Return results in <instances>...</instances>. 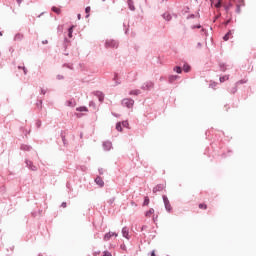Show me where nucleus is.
Instances as JSON below:
<instances>
[{"mask_svg": "<svg viewBox=\"0 0 256 256\" xmlns=\"http://www.w3.org/2000/svg\"><path fill=\"white\" fill-rule=\"evenodd\" d=\"M122 127H129V122L123 121L122 122Z\"/></svg>", "mask_w": 256, "mask_h": 256, "instance_id": "25", "label": "nucleus"}, {"mask_svg": "<svg viewBox=\"0 0 256 256\" xmlns=\"http://www.w3.org/2000/svg\"><path fill=\"white\" fill-rule=\"evenodd\" d=\"M244 83H247V80H239L238 82H237V85H243Z\"/></svg>", "mask_w": 256, "mask_h": 256, "instance_id": "22", "label": "nucleus"}, {"mask_svg": "<svg viewBox=\"0 0 256 256\" xmlns=\"http://www.w3.org/2000/svg\"><path fill=\"white\" fill-rule=\"evenodd\" d=\"M52 11H54V13H57V15H59L61 13V8L52 7Z\"/></svg>", "mask_w": 256, "mask_h": 256, "instance_id": "15", "label": "nucleus"}, {"mask_svg": "<svg viewBox=\"0 0 256 256\" xmlns=\"http://www.w3.org/2000/svg\"><path fill=\"white\" fill-rule=\"evenodd\" d=\"M211 5L216 7V9H219V7H221V1L218 2H211Z\"/></svg>", "mask_w": 256, "mask_h": 256, "instance_id": "13", "label": "nucleus"}, {"mask_svg": "<svg viewBox=\"0 0 256 256\" xmlns=\"http://www.w3.org/2000/svg\"><path fill=\"white\" fill-rule=\"evenodd\" d=\"M177 79H179V76H177V75H172L169 77L170 83H173V81H177Z\"/></svg>", "mask_w": 256, "mask_h": 256, "instance_id": "12", "label": "nucleus"}, {"mask_svg": "<svg viewBox=\"0 0 256 256\" xmlns=\"http://www.w3.org/2000/svg\"><path fill=\"white\" fill-rule=\"evenodd\" d=\"M69 106H71V102H69Z\"/></svg>", "mask_w": 256, "mask_h": 256, "instance_id": "37", "label": "nucleus"}, {"mask_svg": "<svg viewBox=\"0 0 256 256\" xmlns=\"http://www.w3.org/2000/svg\"><path fill=\"white\" fill-rule=\"evenodd\" d=\"M163 202L166 211H168V213H171V211H173V207H171V202H169V198H167V196H163Z\"/></svg>", "mask_w": 256, "mask_h": 256, "instance_id": "1", "label": "nucleus"}, {"mask_svg": "<svg viewBox=\"0 0 256 256\" xmlns=\"http://www.w3.org/2000/svg\"><path fill=\"white\" fill-rule=\"evenodd\" d=\"M140 93H141V91H139V90L130 91V95H139Z\"/></svg>", "mask_w": 256, "mask_h": 256, "instance_id": "18", "label": "nucleus"}, {"mask_svg": "<svg viewBox=\"0 0 256 256\" xmlns=\"http://www.w3.org/2000/svg\"><path fill=\"white\" fill-rule=\"evenodd\" d=\"M128 5H129L131 11H135V6L133 5V2H129Z\"/></svg>", "mask_w": 256, "mask_h": 256, "instance_id": "21", "label": "nucleus"}, {"mask_svg": "<svg viewBox=\"0 0 256 256\" xmlns=\"http://www.w3.org/2000/svg\"><path fill=\"white\" fill-rule=\"evenodd\" d=\"M174 71H176V73H181V67L176 66V67L174 68Z\"/></svg>", "mask_w": 256, "mask_h": 256, "instance_id": "23", "label": "nucleus"}, {"mask_svg": "<svg viewBox=\"0 0 256 256\" xmlns=\"http://www.w3.org/2000/svg\"><path fill=\"white\" fill-rule=\"evenodd\" d=\"M111 237H117V233L109 232V233L105 234L104 241H109V239H111Z\"/></svg>", "mask_w": 256, "mask_h": 256, "instance_id": "3", "label": "nucleus"}, {"mask_svg": "<svg viewBox=\"0 0 256 256\" xmlns=\"http://www.w3.org/2000/svg\"><path fill=\"white\" fill-rule=\"evenodd\" d=\"M85 13L87 14L86 17H89V13H91V7H86Z\"/></svg>", "mask_w": 256, "mask_h": 256, "instance_id": "19", "label": "nucleus"}, {"mask_svg": "<svg viewBox=\"0 0 256 256\" xmlns=\"http://www.w3.org/2000/svg\"><path fill=\"white\" fill-rule=\"evenodd\" d=\"M192 29H201V25L193 26Z\"/></svg>", "mask_w": 256, "mask_h": 256, "instance_id": "30", "label": "nucleus"}, {"mask_svg": "<svg viewBox=\"0 0 256 256\" xmlns=\"http://www.w3.org/2000/svg\"><path fill=\"white\" fill-rule=\"evenodd\" d=\"M199 209H207V204L205 203H202V204H199Z\"/></svg>", "mask_w": 256, "mask_h": 256, "instance_id": "20", "label": "nucleus"}, {"mask_svg": "<svg viewBox=\"0 0 256 256\" xmlns=\"http://www.w3.org/2000/svg\"><path fill=\"white\" fill-rule=\"evenodd\" d=\"M61 207H63V209H65V208L67 207V202H63V203L61 204Z\"/></svg>", "mask_w": 256, "mask_h": 256, "instance_id": "29", "label": "nucleus"}, {"mask_svg": "<svg viewBox=\"0 0 256 256\" xmlns=\"http://www.w3.org/2000/svg\"><path fill=\"white\" fill-rule=\"evenodd\" d=\"M135 101L131 100V99H124L123 100V104L126 105V107H128L129 109H131V107H133Z\"/></svg>", "mask_w": 256, "mask_h": 256, "instance_id": "2", "label": "nucleus"}, {"mask_svg": "<svg viewBox=\"0 0 256 256\" xmlns=\"http://www.w3.org/2000/svg\"><path fill=\"white\" fill-rule=\"evenodd\" d=\"M68 35H69V37H72V35H73V28L69 29V34Z\"/></svg>", "mask_w": 256, "mask_h": 256, "instance_id": "27", "label": "nucleus"}, {"mask_svg": "<svg viewBox=\"0 0 256 256\" xmlns=\"http://www.w3.org/2000/svg\"><path fill=\"white\" fill-rule=\"evenodd\" d=\"M43 45H47L48 41L47 40H44L42 41Z\"/></svg>", "mask_w": 256, "mask_h": 256, "instance_id": "33", "label": "nucleus"}, {"mask_svg": "<svg viewBox=\"0 0 256 256\" xmlns=\"http://www.w3.org/2000/svg\"><path fill=\"white\" fill-rule=\"evenodd\" d=\"M231 35H233V33H232L231 31H229V32L223 37L224 41H229Z\"/></svg>", "mask_w": 256, "mask_h": 256, "instance_id": "11", "label": "nucleus"}, {"mask_svg": "<svg viewBox=\"0 0 256 256\" xmlns=\"http://www.w3.org/2000/svg\"><path fill=\"white\" fill-rule=\"evenodd\" d=\"M31 171H37V166L29 165Z\"/></svg>", "mask_w": 256, "mask_h": 256, "instance_id": "26", "label": "nucleus"}, {"mask_svg": "<svg viewBox=\"0 0 256 256\" xmlns=\"http://www.w3.org/2000/svg\"><path fill=\"white\" fill-rule=\"evenodd\" d=\"M183 71H185V73H189L191 71V66H189V64H184Z\"/></svg>", "mask_w": 256, "mask_h": 256, "instance_id": "7", "label": "nucleus"}, {"mask_svg": "<svg viewBox=\"0 0 256 256\" xmlns=\"http://www.w3.org/2000/svg\"><path fill=\"white\" fill-rule=\"evenodd\" d=\"M225 81H229V75H224L220 77V83H225Z\"/></svg>", "mask_w": 256, "mask_h": 256, "instance_id": "8", "label": "nucleus"}, {"mask_svg": "<svg viewBox=\"0 0 256 256\" xmlns=\"http://www.w3.org/2000/svg\"><path fill=\"white\" fill-rule=\"evenodd\" d=\"M78 19H81V14H78Z\"/></svg>", "mask_w": 256, "mask_h": 256, "instance_id": "35", "label": "nucleus"}, {"mask_svg": "<svg viewBox=\"0 0 256 256\" xmlns=\"http://www.w3.org/2000/svg\"><path fill=\"white\" fill-rule=\"evenodd\" d=\"M76 111H80L81 113H83V112L89 111V109H87V107H85V106H81V107L76 108Z\"/></svg>", "mask_w": 256, "mask_h": 256, "instance_id": "9", "label": "nucleus"}, {"mask_svg": "<svg viewBox=\"0 0 256 256\" xmlns=\"http://www.w3.org/2000/svg\"><path fill=\"white\" fill-rule=\"evenodd\" d=\"M24 75H27V69L25 67H22Z\"/></svg>", "mask_w": 256, "mask_h": 256, "instance_id": "31", "label": "nucleus"}, {"mask_svg": "<svg viewBox=\"0 0 256 256\" xmlns=\"http://www.w3.org/2000/svg\"><path fill=\"white\" fill-rule=\"evenodd\" d=\"M153 213H155V209L151 208L149 211L146 212V217H151V215H153Z\"/></svg>", "mask_w": 256, "mask_h": 256, "instance_id": "14", "label": "nucleus"}, {"mask_svg": "<svg viewBox=\"0 0 256 256\" xmlns=\"http://www.w3.org/2000/svg\"><path fill=\"white\" fill-rule=\"evenodd\" d=\"M116 130L120 132L123 131V124L121 122H118L116 124Z\"/></svg>", "mask_w": 256, "mask_h": 256, "instance_id": "10", "label": "nucleus"}, {"mask_svg": "<svg viewBox=\"0 0 256 256\" xmlns=\"http://www.w3.org/2000/svg\"><path fill=\"white\" fill-rule=\"evenodd\" d=\"M106 47H115V42H113V41H107V42H106Z\"/></svg>", "mask_w": 256, "mask_h": 256, "instance_id": "16", "label": "nucleus"}, {"mask_svg": "<svg viewBox=\"0 0 256 256\" xmlns=\"http://www.w3.org/2000/svg\"><path fill=\"white\" fill-rule=\"evenodd\" d=\"M103 99H104L103 96H99V101H100V102H103Z\"/></svg>", "mask_w": 256, "mask_h": 256, "instance_id": "32", "label": "nucleus"}, {"mask_svg": "<svg viewBox=\"0 0 256 256\" xmlns=\"http://www.w3.org/2000/svg\"><path fill=\"white\" fill-rule=\"evenodd\" d=\"M227 70V68H222V71H226Z\"/></svg>", "mask_w": 256, "mask_h": 256, "instance_id": "36", "label": "nucleus"}, {"mask_svg": "<svg viewBox=\"0 0 256 256\" xmlns=\"http://www.w3.org/2000/svg\"><path fill=\"white\" fill-rule=\"evenodd\" d=\"M151 256H155V251H152Z\"/></svg>", "mask_w": 256, "mask_h": 256, "instance_id": "34", "label": "nucleus"}, {"mask_svg": "<svg viewBox=\"0 0 256 256\" xmlns=\"http://www.w3.org/2000/svg\"><path fill=\"white\" fill-rule=\"evenodd\" d=\"M163 17H164V19H166V21H171V15H170V14L165 13V14L163 15Z\"/></svg>", "mask_w": 256, "mask_h": 256, "instance_id": "17", "label": "nucleus"}, {"mask_svg": "<svg viewBox=\"0 0 256 256\" xmlns=\"http://www.w3.org/2000/svg\"><path fill=\"white\" fill-rule=\"evenodd\" d=\"M95 183L99 185V187H103V185H105V182H103V179L101 177H97L95 179Z\"/></svg>", "mask_w": 256, "mask_h": 256, "instance_id": "4", "label": "nucleus"}, {"mask_svg": "<svg viewBox=\"0 0 256 256\" xmlns=\"http://www.w3.org/2000/svg\"><path fill=\"white\" fill-rule=\"evenodd\" d=\"M143 205H149V197H145Z\"/></svg>", "mask_w": 256, "mask_h": 256, "instance_id": "24", "label": "nucleus"}, {"mask_svg": "<svg viewBox=\"0 0 256 256\" xmlns=\"http://www.w3.org/2000/svg\"><path fill=\"white\" fill-rule=\"evenodd\" d=\"M122 235L123 237H125L126 239H129V229H127V227H124L122 229Z\"/></svg>", "mask_w": 256, "mask_h": 256, "instance_id": "5", "label": "nucleus"}, {"mask_svg": "<svg viewBox=\"0 0 256 256\" xmlns=\"http://www.w3.org/2000/svg\"><path fill=\"white\" fill-rule=\"evenodd\" d=\"M103 147L105 151H110L111 150V142H104Z\"/></svg>", "mask_w": 256, "mask_h": 256, "instance_id": "6", "label": "nucleus"}, {"mask_svg": "<svg viewBox=\"0 0 256 256\" xmlns=\"http://www.w3.org/2000/svg\"><path fill=\"white\" fill-rule=\"evenodd\" d=\"M210 87H212V89H215V87H217V83L213 82L212 84H210Z\"/></svg>", "mask_w": 256, "mask_h": 256, "instance_id": "28", "label": "nucleus"}]
</instances>
